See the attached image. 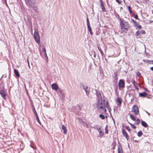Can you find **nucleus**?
Returning a JSON list of instances; mask_svg holds the SVG:
<instances>
[{
  "label": "nucleus",
  "instance_id": "obj_22",
  "mask_svg": "<svg viewBox=\"0 0 153 153\" xmlns=\"http://www.w3.org/2000/svg\"><path fill=\"white\" fill-rule=\"evenodd\" d=\"M141 123L142 125L145 127H146L148 126V125L146 122L143 120L141 121Z\"/></svg>",
  "mask_w": 153,
  "mask_h": 153
},
{
  "label": "nucleus",
  "instance_id": "obj_7",
  "mask_svg": "<svg viewBox=\"0 0 153 153\" xmlns=\"http://www.w3.org/2000/svg\"><path fill=\"white\" fill-rule=\"evenodd\" d=\"M82 89L85 91L86 95L87 96H89V89L88 86L84 85L82 86Z\"/></svg>",
  "mask_w": 153,
  "mask_h": 153
},
{
  "label": "nucleus",
  "instance_id": "obj_37",
  "mask_svg": "<svg viewBox=\"0 0 153 153\" xmlns=\"http://www.w3.org/2000/svg\"><path fill=\"white\" fill-rule=\"evenodd\" d=\"M101 7L103 11H105V8L104 5L101 6Z\"/></svg>",
  "mask_w": 153,
  "mask_h": 153
},
{
  "label": "nucleus",
  "instance_id": "obj_10",
  "mask_svg": "<svg viewBox=\"0 0 153 153\" xmlns=\"http://www.w3.org/2000/svg\"><path fill=\"white\" fill-rule=\"evenodd\" d=\"M119 86L120 88H123L124 87V81L120 79L118 83Z\"/></svg>",
  "mask_w": 153,
  "mask_h": 153
},
{
  "label": "nucleus",
  "instance_id": "obj_25",
  "mask_svg": "<svg viewBox=\"0 0 153 153\" xmlns=\"http://www.w3.org/2000/svg\"><path fill=\"white\" fill-rule=\"evenodd\" d=\"M122 100L120 98H118L117 99V102L119 103V104H121L122 103Z\"/></svg>",
  "mask_w": 153,
  "mask_h": 153
},
{
  "label": "nucleus",
  "instance_id": "obj_44",
  "mask_svg": "<svg viewBox=\"0 0 153 153\" xmlns=\"http://www.w3.org/2000/svg\"><path fill=\"white\" fill-rule=\"evenodd\" d=\"M30 147H32V148H33V149H35V147L34 146H30Z\"/></svg>",
  "mask_w": 153,
  "mask_h": 153
},
{
  "label": "nucleus",
  "instance_id": "obj_40",
  "mask_svg": "<svg viewBox=\"0 0 153 153\" xmlns=\"http://www.w3.org/2000/svg\"><path fill=\"white\" fill-rule=\"evenodd\" d=\"M100 3L101 6L104 5L102 3V0H101L100 1Z\"/></svg>",
  "mask_w": 153,
  "mask_h": 153
},
{
  "label": "nucleus",
  "instance_id": "obj_42",
  "mask_svg": "<svg viewBox=\"0 0 153 153\" xmlns=\"http://www.w3.org/2000/svg\"><path fill=\"white\" fill-rule=\"evenodd\" d=\"M119 4H120L121 2V1H119V0H115Z\"/></svg>",
  "mask_w": 153,
  "mask_h": 153
},
{
  "label": "nucleus",
  "instance_id": "obj_19",
  "mask_svg": "<svg viewBox=\"0 0 153 153\" xmlns=\"http://www.w3.org/2000/svg\"><path fill=\"white\" fill-rule=\"evenodd\" d=\"M80 123L84 127H86L87 128H88V126L86 123L84 122L83 121H81L80 122Z\"/></svg>",
  "mask_w": 153,
  "mask_h": 153
},
{
  "label": "nucleus",
  "instance_id": "obj_9",
  "mask_svg": "<svg viewBox=\"0 0 153 153\" xmlns=\"http://www.w3.org/2000/svg\"><path fill=\"white\" fill-rule=\"evenodd\" d=\"M117 151L118 153H123L122 147L119 142L118 144Z\"/></svg>",
  "mask_w": 153,
  "mask_h": 153
},
{
  "label": "nucleus",
  "instance_id": "obj_52",
  "mask_svg": "<svg viewBox=\"0 0 153 153\" xmlns=\"http://www.w3.org/2000/svg\"><path fill=\"white\" fill-rule=\"evenodd\" d=\"M100 0V1H101Z\"/></svg>",
  "mask_w": 153,
  "mask_h": 153
},
{
  "label": "nucleus",
  "instance_id": "obj_23",
  "mask_svg": "<svg viewBox=\"0 0 153 153\" xmlns=\"http://www.w3.org/2000/svg\"><path fill=\"white\" fill-rule=\"evenodd\" d=\"M133 84L134 86L135 87V88L137 90H138V87L137 84V82L134 80L133 82Z\"/></svg>",
  "mask_w": 153,
  "mask_h": 153
},
{
  "label": "nucleus",
  "instance_id": "obj_2",
  "mask_svg": "<svg viewBox=\"0 0 153 153\" xmlns=\"http://www.w3.org/2000/svg\"><path fill=\"white\" fill-rule=\"evenodd\" d=\"M120 25L122 30L124 31L128 30V29L129 27V25L127 22H125L123 19L120 18Z\"/></svg>",
  "mask_w": 153,
  "mask_h": 153
},
{
  "label": "nucleus",
  "instance_id": "obj_18",
  "mask_svg": "<svg viewBox=\"0 0 153 153\" xmlns=\"http://www.w3.org/2000/svg\"><path fill=\"white\" fill-rule=\"evenodd\" d=\"M14 73L17 77H19L20 76L19 71L17 70L14 69Z\"/></svg>",
  "mask_w": 153,
  "mask_h": 153
},
{
  "label": "nucleus",
  "instance_id": "obj_26",
  "mask_svg": "<svg viewBox=\"0 0 153 153\" xmlns=\"http://www.w3.org/2000/svg\"><path fill=\"white\" fill-rule=\"evenodd\" d=\"M130 118L133 120L135 121L136 120V119L134 117V116L131 114L130 115Z\"/></svg>",
  "mask_w": 153,
  "mask_h": 153
},
{
  "label": "nucleus",
  "instance_id": "obj_50",
  "mask_svg": "<svg viewBox=\"0 0 153 153\" xmlns=\"http://www.w3.org/2000/svg\"><path fill=\"white\" fill-rule=\"evenodd\" d=\"M145 90H146V91H147V89H145Z\"/></svg>",
  "mask_w": 153,
  "mask_h": 153
},
{
  "label": "nucleus",
  "instance_id": "obj_31",
  "mask_svg": "<svg viewBox=\"0 0 153 153\" xmlns=\"http://www.w3.org/2000/svg\"><path fill=\"white\" fill-rule=\"evenodd\" d=\"M99 117L100 118H101L102 120L104 119L105 118V115L102 114H100Z\"/></svg>",
  "mask_w": 153,
  "mask_h": 153
},
{
  "label": "nucleus",
  "instance_id": "obj_14",
  "mask_svg": "<svg viewBox=\"0 0 153 153\" xmlns=\"http://www.w3.org/2000/svg\"><path fill=\"white\" fill-rule=\"evenodd\" d=\"M135 26L137 27L139 29H141L142 27L141 25L138 24L134 20H132Z\"/></svg>",
  "mask_w": 153,
  "mask_h": 153
},
{
  "label": "nucleus",
  "instance_id": "obj_11",
  "mask_svg": "<svg viewBox=\"0 0 153 153\" xmlns=\"http://www.w3.org/2000/svg\"><path fill=\"white\" fill-rule=\"evenodd\" d=\"M122 130V134L123 136L125 137L127 139V140H128V135L126 131L123 128Z\"/></svg>",
  "mask_w": 153,
  "mask_h": 153
},
{
  "label": "nucleus",
  "instance_id": "obj_1",
  "mask_svg": "<svg viewBox=\"0 0 153 153\" xmlns=\"http://www.w3.org/2000/svg\"><path fill=\"white\" fill-rule=\"evenodd\" d=\"M97 109L102 113L104 114L106 112V108H107L109 112L111 110L107 99H104L103 100H97Z\"/></svg>",
  "mask_w": 153,
  "mask_h": 153
},
{
  "label": "nucleus",
  "instance_id": "obj_29",
  "mask_svg": "<svg viewBox=\"0 0 153 153\" xmlns=\"http://www.w3.org/2000/svg\"><path fill=\"white\" fill-rule=\"evenodd\" d=\"M32 110L35 116L38 115L37 114V113L35 110V108L34 107H33V108H32Z\"/></svg>",
  "mask_w": 153,
  "mask_h": 153
},
{
  "label": "nucleus",
  "instance_id": "obj_41",
  "mask_svg": "<svg viewBox=\"0 0 153 153\" xmlns=\"http://www.w3.org/2000/svg\"><path fill=\"white\" fill-rule=\"evenodd\" d=\"M42 51L44 53H45V52H46V49L45 48H44L42 49Z\"/></svg>",
  "mask_w": 153,
  "mask_h": 153
},
{
  "label": "nucleus",
  "instance_id": "obj_28",
  "mask_svg": "<svg viewBox=\"0 0 153 153\" xmlns=\"http://www.w3.org/2000/svg\"><path fill=\"white\" fill-rule=\"evenodd\" d=\"M143 134V133L141 131H139L137 133V135L140 137Z\"/></svg>",
  "mask_w": 153,
  "mask_h": 153
},
{
  "label": "nucleus",
  "instance_id": "obj_38",
  "mask_svg": "<svg viewBox=\"0 0 153 153\" xmlns=\"http://www.w3.org/2000/svg\"><path fill=\"white\" fill-rule=\"evenodd\" d=\"M44 56H45L46 59H48V57L47 56V54H46V52H45V53H44Z\"/></svg>",
  "mask_w": 153,
  "mask_h": 153
},
{
  "label": "nucleus",
  "instance_id": "obj_4",
  "mask_svg": "<svg viewBox=\"0 0 153 153\" xmlns=\"http://www.w3.org/2000/svg\"><path fill=\"white\" fill-rule=\"evenodd\" d=\"M131 111L136 115L139 114V110L136 105H134L132 108Z\"/></svg>",
  "mask_w": 153,
  "mask_h": 153
},
{
  "label": "nucleus",
  "instance_id": "obj_32",
  "mask_svg": "<svg viewBox=\"0 0 153 153\" xmlns=\"http://www.w3.org/2000/svg\"><path fill=\"white\" fill-rule=\"evenodd\" d=\"M140 121L139 119H137L136 120V124L137 125H138L140 123Z\"/></svg>",
  "mask_w": 153,
  "mask_h": 153
},
{
  "label": "nucleus",
  "instance_id": "obj_20",
  "mask_svg": "<svg viewBox=\"0 0 153 153\" xmlns=\"http://www.w3.org/2000/svg\"><path fill=\"white\" fill-rule=\"evenodd\" d=\"M93 128L95 129H97L98 131H99L100 130L101 126H99L97 125H96L94 126Z\"/></svg>",
  "mask_w": 153,
  "mask_h": 153
},
{
  "label": "nucleus",
  "instance_id": "obj_12",
  "mask_svg": "<svg viewBox=\"0 0 153 153\" xmlns=\"http://www.w3.org/2000/svg\"><path fill=\"white\" fill-rule=\"evenodd\" d=\"M51 86L53 89L57 91L59 88V87L57 85L56 83H53L51 85Z\"/></svg>",
  "mask_w": 153,
  "mask_h": 153
},
{
  "label": "nucleus",
  "instance_id": "obj_46",
  "mask_svg": "<svg viewBox=\"0 0 153 153\" xmlns=\"http://www.w3.org/2000/svg\"><path fill=\"white\" fill-rule=\"evenodd\" d=\"M134 141L135 142H138V141L137 140H134Z\"/></svg>",
  "mask_w": 153,
  "mask_h": 153
},
{
  "label": "nucleus",
  "instance_id": "obj_27",
  "mask_svg": "<svg viewBox=\"0 0 153 153\" xmlns=\"http://www.w3.org/2000/svg\"><path fill=\"white\" fill-rule=\"evenodd\" d=\"M36 119L37 121V122L39 123V124L41 125V123L39 120L38 117V115L36 116Z\"/></svg>",
  "mask_w": 153,
  "mask_h": 153
},
{
  "label": "nucleus",
  "instance_id": "obj_17",
  "mask_svg": "<svg viewBox=\"0 0 153 153\" xmlns=\"http://www.w3.org/2000/svg\"><path fill=\"white\" fill-rule=\"evenodd\" d=\"M62 129L63 130L64 133L65 134H67V128L64 125H62Z\"/></svg>",
  "mask_w": 153,
  "mask_h": 153
},
{
  "label": "nucleus",
  "instance_id": "obj_48",
  "mask_svg": "<svg viewBox=\"0 0 153 153\" xmlns=\"http://www.w3.org/2000/svg\"><path fill=\"white\" fill-rule=\"evenodd\" d=\"M27 62H28V66H29V67H30L29 66V62L28 61H27Z\"/></svg>",
  "mask_w": 153,
  "mask_h": 153
},
{
  "label": "nucleus",
  "instance_id": "obj_24",
  "mask_svg": "<svg viewBox=\"0 0 153 153\" xmlns=\"http://www.w3.org/2000/svg\"><path fill=\"white\" fill-rule=\"evenodd\" d=\"M98 131L99 133L100 137H101L104 135V132L100 130Z\"/></svg>",
  "mask_w": 153,
  "mask_h": 153
},
{
  "label": "nucleus",
  "instance_id": "obj_43",
  "mask_svg": "<svg viewBox=\"0 0 153 153\" xmlns=\"http://www.w3.org/2000/svg\"><path fill=\"white\" fill-rule=\"evenodd\" d=\"M134 18L135 19H138V16L137 15H136L135 17Z\"/></svg>",
  "mask_w": 153,
  "mask_h": 153
},
{
  "label": "nucleus",
  "instance_id": "obj_3",
  "mask_svg": "<svg viewBox=\"0 0 153 153\" xmlns=\"http://www.w3.org/2000/svg\"><path fill=\"white\" fill-rule=\"evenodd\" d=\"M34 38L36 42L39 44L40 42V37L38 32L35 31L34 34Z\"/></svg>",
  "mask_w": 153,
  "mask_h": 153
},
{
  "label": "nucleus",
  "instance_id": "obj_16",
  "mask_svg": "<svg viewBox=\"0 0 153 153\" xmlns=\"http://www.w3.org/2000/svg\"><path fill=\"white\" fill-rule=\"evenodd\" d=\"M139 96L140 97H145L147 96V94L146 92H143L139 93Z\"/></svg>",
  "mask_w": 153,
  "mask_h": 153
},
{
  "label": "nucleus",
  "instance_id": "obj_5",
  "mask_svg": "<svg viewBox=\"0 0 153 153\" xmlns=\"http://www.w3.org/2000/svg\"><path fill=\"white\" fill-rule=\"evenodd\" d=\"M27 5L28 6H33L35 4L34 0H25Z\"/></svg>",
  "mask_w": 153,
  "mask_h": 153
},
{
  "label": "nucleus",
  "instance_id": "obj_51",
  "mask_svg": "<svg viewBox=\"0 0 153 153\" xmlns=\"http://www.w3.org/2000/svg\"><path fill=\"white\" fill-rule=\"evenodd\" d=\"M151 22H153V21H151Z\"/></svg>",
  "mask_w": 153,
  "mask_h": 153
},
{
  "label": "nucleus",
  "instance_id": "obj_45",
  "mask_svg": "<svg viewBox=\"0 0 153 153\" xmlns=\"http://www.w3.org/2000/svg\"><path fill=\"white\" fill-rule=\"evenodd\" d=\"M150 69L152 71H153V67H152L150 68Z\"/></svg>",
  "mask_w": 153,
  "mask_h": 153
},
{
  "label": "nucleus",
  "instance_id": "obj_13",
  "mask_svg": "<svg viewBox=\"0 0 153 153\" xmlns=\"http://www.w3.org/2000/svg\"><path fill=\"white\" fill-rule=\"evenodd\" d=\"M0 94L2 97L4 99H5L6 92L3 90L0 91Z\"/></svg>",
  "mask_w": 153,
  "mask_h": 153
},
{
  "label": "nucleus",
  "instance_id": "obj_30",
  "mask_svg": "<svg viewBox=\"0 0 153 153\" xmlns=\"http://www.w3.org/2000/svg\"><path fill=\"white\" fill-rule=\"evenodd\" d=\"M128 9L129 11V12L130 13V14H132V11L131 10V7L129 6H128Z\"/></svg>",
  "mask_w": 153,
  "mask_h": 153
},
{
  "label": "nucleus",
  "instance_id": "obj_39",
  "mask_svg": "<svg viewBox=\"0 0 153 153\" xmlns=\"http://www.w3.org/2000/svg\"><path fill=\"white\" fill-rule=\"evenodd\" d=\"M137 75L138 76H140V75H141L139 71H138V72H137Z\"/></svg>",
  "mask_w": 153,
  "mask_h": 153
},
{
  "label": "nucleus",
  "instance_id": "obj_6",
  "mask_svg": "<svg viewBox=\"0 0 153 153\" xmlns=\"http://www.w3.org/2000/svg\"><path fill=\"white\" fill-rule=\"evenodd\" d=\"M86 22L87 24L88 31H89L90 32V34L91 35H92V31L91 28L90 26V23L88 17L87 18Z\"/></svg>",
  "mask_w": 153,
  "mask_h": 153
},
{
  "label": "nucleus",
  "instance_id": "obj_35",
  "mask_svg": "<svg viewBox=\"0 0 153 153\" xmlns=\"http://www.w3.org/2000/svg\"><path fill=\"white\" fill-rule=\"evenodd\" d=\"M130 125L131 126V127L133 128V129H135L136 128V127L135 126L133 125V124L130 123Z\"/></svg>",
  "mask_w": 153,
  "mask_h": 153
},
{
  "label": "nucleus",
  "instance_id": "obj_36",
  "mask_svg": "<svg viewBox=\"0 0 153 153\" xmlns=\"http://www.w3.org/2000/svg\"><path fill=\"white\" fill-rule=\"evenodd\" d=\"M126 128L129 132L131 131V129L129 128V127L128 126H126Z\"/></svg>",
  "mask_w": 153,
  "mask_h": 153
},
{
  "label": "nucleus",
  "instance_id": "obj_33",
  "mask_svg": "<svg viewBox=\"0 0 153 153\" xmlns=\"http://www.w3.org/2000/svg\"><path fill=\"white\" fill-rule=\"evenodd\" d=\"M98 49L100 51V52L101 53V54L102 55H103V52L102 50H101V49L99 47H98Z\"/></svg>",
  "mask_w": 153,
  "mask_h": 153
},
{
  "label": "nucleus",
  "instance_id": "obj_47",
  "mask_svg": "<svg viewBox=\"0 0 153 153\" xmlns=\"http://www.w3.org/2000/svg\"><path fill=\"white\" fill-rule=\"evenodd\" d=\"M27 62H28V66H29V67H30L29 66V62L28 61H27Z\"/></svg>",
  "mask_w": 153,
  "mask_h": 153
},
{
  "label": "nucleus",
  "instance_id": "obj_21",
  "mask_svg": "<svg viewBox=\"0 0 153 153\" xmlns=\"http://www.w3.org/2000/svg\"><path fill=\"white\" fill-rule=\"evenodd\" d=\"M30 7L33 8V9L36 12H38V9L36 6L35 5V4H33V6H30Z\"/></svg>",
  "mask_w": 153,
  "mask_h": 153
},
{
  "label": "nucleus",
  "instance_id": "obj_15",
  "mask_svg": "<svg viewBox=\"0 0 153 153\" xmlns=\"http://www.w3.org/2000/svg\"><path fill=\"white\" fill-rule=\"evenodd\" d=\"M145 33V31L144 30H138L136 33V34L137 36H138L140 34H144Z\"/></svg>",
  "mask_w": 153,
  "mask_h": 153
},
{
  "label": "nucleus",
  "instance_id": "obj_34",
  "mask_svg": "<svg viewBox=\"0 0 153 153\" xmlns=\"http://www.w3.org/2000/svg\"><path fill=\"white\" fill-rule=\"evenodd\" d=\"M107 126H106L105 128V133L107 134L108 133V129L107 128Z\"/></svg>",
  "mask_w": 153,
  "mask_h": 153
},
{
  "label": "nucleus",
  "instance_id": "obj_8",
  "mask_svg": "<svg viewBox=\"0 0 153 153\" xmlns=\"http://www.w3.org/2000/svg\"><path fill=\"white\" fill-rule=\"evenodd\" d=\"M95 91L96 92V94L97 97V100H102L101 92H100L97 91L96 90H95Z\"/></svg>",
  "mask_w": 153,
  "mask_h": 153
},
{
  "label": "nucleus",
  "instance_id": "obj_49",
  "mask_svg": "<svg viewBox=\"0 0 153 153\" xmlns=\"http://www.w3.org/2000/svg\"><path fill=\"white\" fill-rule=\"evenodd\" d=\"M115 148V146H114V147H113V149H114Z\"/></svg>",
  "mask_w": 153,
  "mask_h": 153
}]
</instances>
